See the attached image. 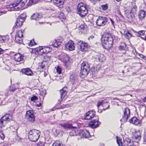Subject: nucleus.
<instances>
[{
  "instance_id": "1",
  "label": "nucleus",
  "mask_w": 146,
  "mask_h": 146,
  "mask_svg": "<svg viewBox=\"0 0 146 146\" xmlns=\"http://www.w3.org/2000/svg\"><path fill=\"white\" fill-rule=\"evenodd\" d=\"M102 46L104 48H111L113 43V40L110 35L105 34L102 35L101 38Z\"/></svg>"
},
{
  "instance_id": "2",
  "label": "nucleus",
  "mask_w": 146,
  "mask_h": 146,
  "mask_svg": "<svg viewBox=\"0 0 146 146\" xmlns=\"http://www.w3.org/2000/svg\"><path fill=\"white\" fill-rule=\"evenodd\" d=\"M40 132L37 129L31 130L29 132L28 137L29 139L33 142H36L38 139Z\"/></svg>"
},
{
  "instance_id": "3",
  "label": "nucleus",
  "mask_w": 146,
  "mask_h": 146,
  "mask_svg": "<svg viewBox=\"0 0 146 146\" xmlns=\"http://www.w3.org/2000/svg\"><path fill=\"white\" fill-rule=\"evenodd\" d=\"M78 13L82 18L84 17L87 14L88 10L84 4L80 3L78 4L77 7Z\"/></svg>"
},
{
  "instance_id": "4",
  "label": "nucleus",
  "mask_w": 146,
  "mask_h": 146,
  "mask_svg": "<svg viewBox=\"0 0 146 146\" xmlns=\"http://www.w3.org/2000/svg\"><path fill=\"white\" fill-rule=\"evenodd\" d=\"M90 70V67L88 64L86 62H83L81 64L80 75L82 78H85L87 75Z\"/></svg>"
},
{
  "instance_id": "5",
  "label": "nucleus",
  "mask_w": 146,
  "mask_h": 146,
  "mask_svg": "<svg viewBox=\"0 0 146 146\" xmlns=\"http://www.w3.org/2000/svg\"><path fill=\"white\" fill-rule=\"evenodd\" d=\"M77 44L78 49L82 52H84L87 51L90 47L88 43L82 40L78 41Z\"/></svg>"
},
{
  "instance_id": "6",
  "label": "nucleus",
  "mask_w": 146,
  "mask_h": 146,
  "mask_svg": "<svg viewBox=\"0 0 146 146\" xmlns=\"http://www.w3.org/2000/svg\"><path fill=\"white\" fill-rule=\"evenodd\" d=\"M11 117V115L9 114H6L3 116L0 119V127H1L4 126Z\"/></svg>"
},
{
  "instance_id": "7",
  "label": "nucleus",
  "mask_w": 146,
  "mask_h": 146,
  "mask_svg": "<svg viewBox=\"0 0 146 146\" xmlns=\"http://www.w3.org/2000/svg\"><path fill=\"white\" fill-rule=\"evenodd\" d=\"M145 15L146 13L145 11L143 10H141L139 11L138 14L139 19H136V21L137 22L138 24L140 25H142V23L141 22V20L145 17Z\"/></svg>"
},
{
  "instance_id": "8",
  "label": "nucleus",
  "mask_w": 146,
  "mask_h": 146,
  "mask_svg": "<svg viewBox=\"0 0 146 146\" xmlns=\"http://www.w3.org/2000/svg\"><path fill=\"white\" fill-rule=\"evenodd\" d=\"M26 117L29 121L31 122H33L35 119L33 111L32 110H29L27 111L26 114Z\"/></svg>"
},
{
  "instance_id": "9",
  "label": "nucleus",
  "mask_w": 146,
  "mask_h": 146,
  "mask_svg": "<svg viewBox=\"0 0 146 146\" xmlns=\"http://www.w3.org/2000/svg\"><path fill=\"white\" fill-rule=\"evenodd\" d=\"M137 10V7L136 6H134L132 9L131 11L129 13L128 15L127 18L131 21H134L136 19H135V16L133 13H135Z\"/></svg>"
},
{
  "instance_id": "10",
  "label": "nucleus",
  "mask_w": 146,
  "mask_h": 146,
  "mask_svg": "<svg viewBox=\"0 0 146 146\" xmlns=\"http://www.w3.org/2000/svg\"><path fill=\"white\" fill-rule=\"evenodd\" d=\"M23 56L19 53H17L14 55L13 58L14 60L18 63L17 64H19L23 62Z\"/></svg>"
},
{
  "instance_id": "11",
  "label": "nucleus",
  "mask_w": 146,
  "mask_h": 146,
  "mask_svg": "<svg viewBox=\"0 0 146 146\" xmlns=\"http://www.w3.org/2000/svg\"><path fill=\"white\" fill-rule=\"evenodd\" d=\"M95 115V112L93 110L88 111L86 113L84 117L85 119H90L93 118Z\"/></svg>"
},
{
  "instance_id": "12",
  "label": "nucleus",
  "mask_w": 146,
  "mask_h": 146,
  "mask_svg": "<svg viewBox=\"0 0 146 146\" xmlns=\"http://www.w3.org/2000/svg\"><path fill=\"white\" fill-rule=\"evenodd\" d=\"M65 46L66 49L70 51L73 50L75 48L74 43L72 40H70L65 44Z\"/></svg>"
},
{
  "instance_id": "13",
  "label": "nucleus",
  "mask_w": 146,
  "mask_h": 146,
  "mask_svg": "<svg viewBox=\"0 0 146 146\" xmlns=\"http://www.w3.org/2000/svg\"><path fill=\"white\" fill-rule=\"evenodd\" d=\"M89 127L92 128H96L99 126V124L98 123L97 120H93L89 123Z\"/></svg>"
},
{
  "instance_id": "14",
  "label": "nucleus",
  "mask_w": 146,
  "mask_h": 146,
  "mask_svg": "<svg viewBox=\"0 0 146 146\" xmlns=\"http://www.w3.org/2000/svg\"><path fill=\"white\" fill-rule=\"evenodd\" d=\"M130 115V111L128 108H126L124 111V115H123V119L126 121Z\"/></svg>"
},
{
  "instance_id": "15",
  "label": "nucleus",
  "mask_w": 146,
  "mask_h": 146,
  "mask_svg": "<svg viewBox=\"0 0 146 146\" xmlns=\"http://www.w3.org/2000/svg\"><path fill=\"white\" fill-rule=\"evenodd\" d=\"M60 125L63 128L66 129H72L76 128V127L72 126L71 124H70L68 122H67L63 123H60Z\"/></svg>"
},
{
  "instance_id": "16",
  "label": "nucleus",
  "mask_w": 146,
  "mask_h": 146,
  "mask_svg": "<svg viewBox=\"0 0 146 146\" xmlns=\"http://www.w3.org/2000/svg\"><path fill=\"white\" fill-rule=\"evenodd\" d=\"M67 90V88L64 87L62 89L60 90V93L61 95V99L60 100H58V101L60 102L62 100V98H64V97L66 94V90Z\"/></svg>"
},
{
  "instance_id": "17",
  "label": "nucleus",
  "mask_w": 146,
  "mask_h": 146,
  "mask_svg": "<svg viewBox=\"0 0 146 146\" xmlns=\"http://www.w3.org/2000/svg\"><path fill=\"white\" fill-rule=\"evenodd\" d=\"M65 1V0H54V3L58 7L61 8Z\"/></svg>"
},
{
  "instance_id": "18",
  "label": "nucleus",
  "mask_w": 146,
  "mask_h": 146,
  "mask_svg": "<svg viewBox=\"0 0 146 146\" xmlns=\"http://www.w3.org/2000/svg\"><path fill=\"white\" fill-rule=\"evenodd\" d=\"M129 122L136 125H140V121L136 117H133L131 118Z\"/></svg>"
},
{
  "instance_id": "19",
  "label": "nucleus",
  "mask_w": 146,
  "mask_h": 146,
  "mask_svg": "<svg viewBox=\"0 0 146 146\" xmlns=\"http://www.w3.org/2000/svg\"><path fill=\"white\" fill-rule=\"evenodd\" d=\"M21 71L23 73L28 76H31L33 74L32 71L29 68L23 69Z\"/></svg>"
},
{
  "instance_id": "20",
  "label": "nucleus",
  "mask_w": 146,
  "mask_h": 146,
  "mask_svg": "<svg viewBox=\"0 0 146 146\" xmlns=\"http://www.w3.org/2000/svg\"><path fill=\"white\" fill-rule=\"evenodd\" d=\"M62 42V39L55 40L52 42V45L54 47H57L61 44Z\"/></svg>"
},
{
  "instance_id": "21",
  "label": "nucleus",
  "mask_w": 146,
  "mask_h": 146,
  "mask_svg": "<svg viewBox=\"0 0 146 146\" xmlns=\"http://www.w3.org/2000/svg\"><path fill=\"white\" fill-rule=\"evenodd\" d=\"M81 135L85 138H88L90 136V133L89 131L86 129L82 130L81 132Z\"/></svg>"
},
{
  "instance_id": "22",
  "label": "nucleus",
  "mask_w": 146,
  "mask_h": 146,
  "mask_svg": "<svg viewBox=\"0 0 146 146\" xmlns=\"http://www.w3.org/2000/svg\"><path fill=\"white\" fill-rule=\"evenodd\" d=\"M23 22V21L17 18L15 24V25L14 26L13 28H17L21 27L22 25Z\"/></svg>"
},
{
  "instance_id": "23",
  "label": "nucleus",
  "mask_w": 146,
  "mask_h": 146,
  "mask_svg": "<svg viewBox=\"0 0 146 146\" xmlns=\"http://www.w3.org/2000/svg\"><path fill=\"white\" fill-rule=\"evenodd\" d=\"M134 135L135 139L139 141L141 138V133L139 131H135L134 134Z\"/></svg>"
},
{
  "instance_id": "24",
  "label": "nucleus",
  "mask_w": 146,
  "mask_h": 146,
  "mask_svg": "<svg viewBox=\"0 0 146 146\" xmlns=\"http://www.w3.org/2000/svg\"><path fill=\"white\" fill-rule=\"evenodd\" d=\"M18 2L17 3L15 4V5L16 6V8H17V10L21 9L23 7V9L27 7L28 6L27 5V4L25 6V7H24L23 5L22 4L21 2L20 1L19 2V1H18Z\"/></svg>"
},
{
  "instance_id": "25",
  "label": "nucleus",
  "mask_w": 146,
  "mask_h": 146,
  "mask_svg": "<svg viewBox=\"0 0 146 146\" xmlns=\"http://www.w3.org/2000/svg\"><path fill=\"white\" fill-rule=\"evenodd\" d=\"M108 21L107 17H101V26H105Z\"/></svg>"
},
{
  "instance_id": "26",
  "label": "nucleus",
  "mask_w": 146,
  "mask_h": 146,
  "mask_svg": "<svg viewBox=\"0 0 146 146\" xmlns=\"http://www.w3.org/2000/svg\"><path fill=\"white\" fill-rule=\"evenodd\" d=\"M101 105L104 107L103 109L104 110H105L108 109L109 107V105L108 103L107 102H106L104 101H101Z\"/></svg>"
},
{
  "instance_id": "27",
  "label": "nucleus",
  "mask_w": 146,
  "mask_h": 146,
  "mask_svg": "<svg viewBox=\"0 0 146 146\" xmlns=\"http://www.w3.org/2000/svg\"><path fill=\"white\" fill-rule=\"evenodd\" d=\"M56 17H58L62 21L63 19H65L66 17L64 16V13L62 12H58L56 15Z\"/></svg>"
},
{
  "instance_id": "28",
  "label": "nucleus",
  "mask_w": 146,
  "mask_h": 146,
  "mask_svg": "<svg viewBox=\"0 0 146 146\" xmlns=\"http://www.w3.org/2000/svg\"><path fill=\"white\" fill-rule=\"evenodd\" d=\"M43 50V48L42 47H40L36 49V51L38 54L40 56L43 54H44V51Z\"/></svg>"
},
{
  "instance_id": "29",
  "label": "nucleus",
  "mask_w": 146,
  "mask_h": 146,
  "mask_svg": "<svg viewBox=\"0 0 146 146\" xmlns=\"http://www.w3.org/2000/svg\"><path fill=\"white\" fill-rule=\"evenodd\" d=\"M77 78L72 75H71L70 76V82L73 84L75 83L77 80Z\"/></svg>"
},
{
  "instance_id": "30",
  "label": "nucleus",
  "mask_w": 146,
  "mask_h": 146,
  "mask_svg": "<svg viewBox=\"0 0 146 146\" xmlns=\"http://www.w3.org/2000/svg\"><path fill=\"white\" fill-rule=\"evenodd\" d=\"M7 8H10V10L9 11H15L17 10V8H16L15 4H11L10 5H8L7 6Z\"/></svg>"
},
{
  "instance_id": "31",
  "label": "nucleus",
  "mask_w": 146,
  "mask_h": 146,
  "mask_svg": "<svg viewBox=\"0 0 146 146\" xmlns=\"http://www.w3.org/2000/svg\"><path fill=\"white\" fill-rule=\"evenodd\" d=\"M40 15L38 13H35L31 16L32 19L35 20L36 21L39 20L40 18Z\"/></svg>"
},
{
  "instance_id": "32",
  "label": "nucleus",
  "mask_w": 146,
  "mask_h": 146,
  "mask_svg": "<svg viewBox=\"0 0 146 146\" xmlns=\"http://www.w3.org/2000/svg\"><path fill=\"white\" fill-rule=\"evenodd\" d=\"M124 36L127 39H129L132 37L131 35L128 31H124Z\"/></svg>"
},
{
  "instance_id": "33",
  "label": "nucleus",
  "mask_w": 146,
  "mask_h": 146,
  "mask_svg": "<svg viewBox=\"0 0 146 146\" xmlns=\"http://www.w3.org/2000/svg\"><path fill=\"white\" fill-rule=\"evenodd\" d=\"M126 44L124 42H122L119 48L120 50H125L126 48Z\"/></svg>"
},
{
  "instance_id": "34",
  "label": "nucleus",
  "mask_w": 146,
  "mask_h": 146,
  "mask_svg": "<svg viewBox=\"0 0 146 146\" xmlns=\"http://www.w3.org/2000/svg\"><path fill=\"white\" fill-rule=\"evenodd\" d=\"M137 34L139 35V36L141 37L145 36L146 33L145 31L144 30L141 31H139L137 33Z\"/></svg>"
},
{
  "instance_id": "35",
  "label": "nucleus",
  "mask_w": 146,
  "mask_h": 146,
  "mask_svg": "<svg viewBox=\"0 0 146 146\" xmlns=\"http://www.w3.org/2000/svg\"><path fill=\"white\" fill-rule=\"evenodd\" d=\"M40 0H29V1L27 4V5L28 6H30L32 5L35 4Z\"/></svg>"
},
{
  "instance_id": "36",
  "label": "nucleus",
  "mask_w": 146,
  "mask_h": 146,
  "mask_svg": "<svg viewBox=\"0 0 146 146\" xmlns=\"http://www.w3.org/2000/svg\"><path fill=\"white\" fill-rule=\"evenodd\" d=\"M23 37H20L18 36H15V40L18 43H21L23 42L22 38Z\"/></svg>"
},
{
  "instance_id": "37",
  "label": "nucleus",
  "mask_w": 146,
  "mask_h": 146,
  "mask_svg": "<svg viewBox=\"0 0 146 146\" xmlns=\"http://www.w3.org/2000/svg\"><path fill=\"white\" fill-rule=\"evenodd\" d=\"M26 17V13H23L19 16L18 18L24 22Z\"/></svg>"
},
{
  "instance_id": "38",
  "label": "nucleus",
  "mask_w": 146,
  "mask_h": 146,
  "mask_svg": "<svg viewBox=\"0 0 146 146\" xmlns=\"http://www.w3.org/2000/svg\"><path fill=\"white\" fill-rule=\"evenodd\" d=\"M11 130L12 132H17V130L18 128L17 126L16 125L11 126L10 127Z\"/></svg>"
},
{
  "instance_id": "39",
  "label": "nucleus",
  "mask_w": 146,
  "mask_h": 146,
  "mask_svg": "<svg viewBox=\"0 0 146 146\" xmlns=\"http://www.w3.org/2000/svg\"><path fill=\"white\" fill-rule=\"evenodd\" d=\"M24 30H19L17 31L15 36H18L20 37H23V32Z\"/></svg>"
},
{
  "instance_id": "40",
  "label": "nucleus",
  "mask_w": 146,
  "mask_h": 146,
  "mask_svg": "<svg viewBox=\"0 0 146 146\" xmlns=\"http://www.w3.org/2000/svg\"><path fill=\"white\" fill-rule=\"evenodd\" d=\"M17 84H15L9 87V90L10 91L14 92L17 89V87L16 86Z\"/></svg>"
},
{
  "instance_id": "41",
  "label": "nucleus",
  "mask_w": 146,
  "mask_h": 146,
  "mask_svg": "<svg viewBox=\"0 0 146 146\" xmlns=\"http://www.w3.org/2000/svg\"><path fill=\"white\" fill-rule=\"evenodd\" d=\"M52 146H63V144L59 141H56L53 143Z\"/></svg>"
},
{
  "instance_id": "42",
  "label": "nucleus",
  "mask_w": 146,
  "mask_h": 146,
  "mask_svg": "<svg viewBox=\"0 0 146 146\" xmlns=\"http://www.w3.org/2000/svg\"><path fill=\"white\" fill-rule=\"evenodd\" d=\"M69 135L70 136H74L77 135V133L75 130H72L71 131Z\"/></svg>"
},
{
  "instance_id": "43",
  "label": "nucleus",
  "mask_w": 146,
  "mask_h": 146,
  "mask_svg": "<svg viewBox=\"0 0 146 146\" xmlns=\"http://www.w3.org/2000/svg\"><path fill=\"white\" fill-rule=\"evenodd\" d=\"M117 142L119 146H122V143L119 138L117 137Z\"/></svg>"
},
{
  "instance_id": "44",
  "label": "nucleus",
  "mask_w": 146,
  "mask_h": 146,
  "mask_svg": "<svg viewBox=\"0 0 146 146\" xmlns=\"http://www.w3.org/2000/svg\"><path fill=\"white\" fill-rule=\"evenodd\" d=\"M100 17H99L98 19L96 21V25L99 26H100Z\"/></svg>"
},
{
  "instance_id": "45",
  "label": "nucleus",
  "mask_w": 146,
  "mask_h": 146,
  "mask_svg": "<svg viewBox=\"0 0 146 146\" xmlns=\"http://www.w3.org/2000/svg\"><path fill=\"white\" fill-rule=\"evenodd\" d=\"M101 7L104 11L108 9V6L107 4L102 5Z\"/></svg>"
},
{
  "instance_id": "46",
  "label": "nucleus",
  "mask_w": 146,
  "mask_h": 146,
  "mask_svg": "<svg viewBox=\"0 0 146 146\" xmlns=\"http://www.w3.org/2000/svg\"><path fill=\"white\" fill-rule=\"evenodd\" d=\"M56 70L57 72L59 74H60L61 72V69L59 66H57Z\"/></svg>"
},
{
  "instance_id": "47",
  "label": "nucleus",
  "mask_w": 146,
  "mask_h": 146,
  "mask_svg": "<svg viewBox=\"0 0 146 146\" xmlns=\"http://www.w3.org/2000/svg\"><path fill=\"white\" fill-rule=\"evenodd\" d=\"M36 44V43L33 40H31L30 42L29 45L30 46H33Z\"/></svg>"
},
{
  "instance_id": "48",
  "label": "nucleus",
  "mask_w": 146,
  "mask_h": 146,
  "mask_svg": "<svg viewBox=\"0 0 146 146\" xmlns=\"http://www.w3.org/2000/svg\"><path fill=\"white\" fill-rule=\"evenodd\" d=\"M46 94V90H42L40 92V94L42 96H44Z\"/></svg>"
},
{
  "instance_id": "49",
  "label": "nucleus",
  "mask_w": 146,
  "mask_h": 146,
  "mask_svg": "<svg viewBox=\"0 0 146 146\" xmlns=\"http://www.w3.org/2000/svg\"><path fill=\"white\" fill-rule=\"evenodd\" d=\"M5 137V135L3 132L1 131H0V138L2 140H3L4 139Z\"/></svg>"
},
{
  "instance_id": "50",
  "label": "nucleus",
  "mask_w": 146,
  "mask_h": 146,
  "mask_svg": "<svg viewBox=\"0 0 146 146\" xmlns=\"http://www.w3.org/2000/svg\"><path fill=\"white\" fill-rule=\"evenodd\" d=\"M85 25H81L79 27V30H84L85 28Z\"/></svg>"
},
{
  "instance_id": "51",
  "label": "nucleus",
  "mask_w": 146,
  "mask_h": 146,
  "mask_svg": "<svg viewBox=\"0 0 146 146\" xmlns=\"http://www.w3.org/2000/svg\"><path fill=\"white\" fill-rule=\"evenodd\" d=\"M28 0H20V2L22 4L24 7L25 6V3L27 2Z\"/></svg>"
},
{
  "instance_id": "52",
  "label": "nucleus",
  "mask_w": 146,
  "mask_h": 146,
  "mask_svg": "<svg viewBox=\"0 0 146 146\" xmlns=\"http://www.w3.org/2000/svg\"><path fill=\"white\" fill-rule=\"evenodd\" d=\"M50 56H44V59L46 61H48L50 60Z\"/></svg>"
},
{
  "instance_id": "53",
  "label": "nucleus",
  "mask_w": 146,
  "mask_h": 146,
  "mask_svg": "<svg viewBox=\"0 0 146 146\" xmlns=\"http://www.w3.org/2000/svg\"><path fill=\"white\" fill-rule=\"evenodd\" d=\"M53 131L54 133H55L56 135H58L60 133L59 131L57 129H53Z\"/></svg>"
},
{
  "instance_id": "54",
  "label": "nucleus",
  "mask_w": 146,
  "mask_h": 146,
  "mask_svg": "<svg viewBox=\"0 0 146 146\" xmlns=\"http://www.w3.org/2000/svg\"><path fill=\"white\" fill-rule=\"evenodd\" d=\"M37 97L35 96H33L31 98V101H34L35 100H37Z\"/></svg>"
},
{
  "instance_id": "55",
  "label": "nucleus",
  "mask_w": 146,
  "mask_h": 146,
  "mask_svg": "<svg viewBox=\"0 0 146 146\" xmlns=\"http://www.w3.org/2000/svg\"><path fill=\"white\" fill-rule=\"evenodd\" d=\"M36 146H44V143L40 142V143H37Z\"/></svg>"
},
{
  "instance_id": "56",
  "label": "nucleus",
  "mask_w": 146,
  "mask_h": 146,
  "mask_svg": "<svg viewBox=\"0 0 146 146\" xmlns=\"http://www.w3.org/2000/svg\"><path fill=\"white\" fill-rule=\"evenodd\" d=\"M48 49V48H46V49L45 48H43V50H44V54H45L48 53L49 52V51H50L49 50L48 51L47 50V49Z\"/></svg>"
},
{
  "instance_id": "57",
  "label": "nucleus",
  "mask_w": 146,
  "mask_h": 146,
  "mask_svg": "<svg viewBox=\"0 0 146 146\" xmlns=\"http://www.w3.org/2000/svg\"><path fill=\"white\" fill-rule=\"evenodd\" d=\"M93 4H96V2L98 1H99L100 0H89Z\"/></svg>"
},
{
  "instance_id": "58",
  "label": "nucleus",
  "mask_w": 146,
  "mask_h": 146,
  "mask_svg": "<svg viewBox=\"0 0 146 146\" xmlns=\"http://www.w3.org/2000/svg\"><path fill=\"white\" fill-rule=\"evenodd\" d=\"M7 12V11L5 10H3L0 11V15H1L2 14H5Z\"/></svg>"
},
{
  "instance_id": "59",
  "label": "nucleus",
  "mask_w": 146,
  "mask_h": 146,
  "mask_svg": "<svg viewBox=\"0 0 146 146\" xmlns=\"http://www.w3.org/2000/svg\"><path fill=\"white\" fill-rule=\"evenodd\" d=\"M100 106V102H98V103L97 104V107L98 108V112H99V108Z\"/></svg>"
},
{
  "instance_id": "60",
  "label": "nucleus",
  "mask_w": 146,
  "mask_h": 146,
  "mask_svg": "<svg viewBox=\"0 0 146 146\" xmlns=\"http://www.w3.org/2000/svg\"><path fill=\"white\" fill-rule=\"evenodd\" d=\"M66 60L65 61L66 62H67L69 60V57L68 55H66V57H65Z\"/></svg>"
},
{
  "instance_id": "61",
  "label": "nucleus",
  "mask_w": 146,
  "mask_h": 146,
  "mask_svg": "<svg viewBox=\"0 0 146 146\" xmlns=\"http://www.w3.org/2000/svg\"><path fill=\"white\" fill-rule=\"evenodd\" d=\"M4 52V50L1 48H0V54H2Z\"/></svg>"
},
{
  "instance_id": "62",
  "label": "nucleus",
  "mask_w": 146,
  "mask_h": 146,
  "mask_svg": "<svg viewBox=\"0 0 146 146\" xmlns=\"http://www.w3.org/2000/svg\"><path fill=\"white\" fill-rule=\"evenodd\" d=\"M94 37L93 35L91 36L88 37V39L89 40H90L94 38Z\"/></svg>"
},
{
  "instance_id": "63",
  "label": "nucleus",
  "mask_w": 146,
  "mask_h": 146,
  "mask_svg": "<svg viewBox=\"0 0 146 146\" xmlns=\"http://www.w3.org/2000/svg\"><path fill=\"white\" fill-rule=\"evenodd\" d=\"M129 140V143L127 145L128 146H133L132 144H130L131 140L129 139H128Z\"/></svg>"
},
{
  "instance_id": "64",
  "label": "nucleus",
  "mask_w": 146,
  "mask_h": 146,
  "mask_svg": "<svg viewBox=\"0 0 146 146\" xmlns=\"http://www.w3.org/2000/svg\"><path fill=\"white\" fill-rule=\"evenodd\" d=\"M41 105V103H39V104H36V107H40Z\"/></svg>"
}]
</instances>
